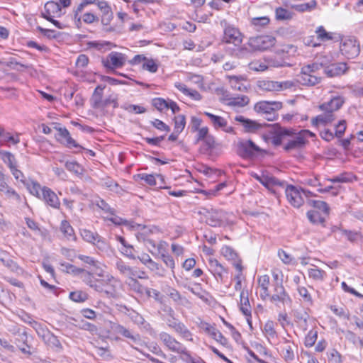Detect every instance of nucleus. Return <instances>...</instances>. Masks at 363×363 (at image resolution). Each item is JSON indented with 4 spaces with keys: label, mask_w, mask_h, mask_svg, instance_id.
Segmentation results:
<instances>
[{
    "label": "nucleus",
    "mask_w": 363,
    "mask_h": 363,
    "mask_svg": "<svg viewBox=\"0 0 363 363\" xmlns=\"http://www.w3.org/2000/svg\"><path fill=\"white\" fill-rule=\"evenodd\" d=\"M269 134L271 143L274 146H279L282 143H286L284 149L287 152L298 150L305 146L303 139L298 132H296L293 128L282 127L279 123L270 125Z\"/></svg>",
    "instance_id": "1"
},
{
    "label": "nucleus",
    "mask_w": 363,
    "mask_h": 363,
    "mask_svg": "<svg viewBox=\"0 0 363 363\" xmlns=\"http://www.w3.org/2000/svg\"><path fill=\"white\" fill-rule=\"evenodd\" d=\"M344 103V98L338 96L333 97L328 102L320 104L319 108L323 113L312 119V125L318 126L319 124L326 125L332 123L335 119L334 113L339 110Z\"/></svg>",
    "instance_id": "2"
},
{
    "label": "nucleus",
    "mask_w": 363,
    "mask_h": 363,
    "mask_svg": "<svg viewBox=\"0 0 363 363\" xmlns=\"http://www.w3.org/2000/svg\"><path fill=\"white\" fill-rule=\"evenodd\" d=\"M264 152L251 140L239 139L236 144V153L242 159H253Z\"/></svg>",
    "instance_id": "3"
},
{
    "label": "nucleus",
    "mask_w": 363,
    "mask_h": 363,
    "mask_svg": "<svg viewBox=\"0 0 363 363\" xmlns=\"http://www.w3.org/2000/svg\"><path fill=\"white\" fill-rule=\"evenodd\" d=\"M276 38L272 35H258L249 39L247 45L253 51H264L276 44Z\"/></svg>",
    "instance_id": "4"
},
{
    "label": "nucleus",
    "mask_w": 363,
    "mask_h": 363,
    "mask_svg": "<svg viewBox=\"0 0 363 363\" xmlns=\"http://www.w3.org/2000/svg\"><path fill=\"white\" fill-rule=\"evenodd\" d=\"M115 267L119 274L124 277H127L128 279L133 277H137L141 279L147 278L145 272L140 270L137 267H130L121 259L116 260Z\"/></svg>",
    "instance_id": "5"
},
{
    "label": "nucleus",
    "mask_w": 363,
    "mask_h": 363,
    "mask_svg": "<svg viewBox=\"0 0 363 363\" xmlns=\"http://www.w3.org/2000/svg\"><path fill=\"white\" fill-rule=\"evenodd\" d=\"M126 61L124 54L118 52H110L106 58L102 60L103 65L108 70L113 71L122 67Z\"/></svg>",
    "instance_id": "6"
},
{
    "label": "nucleus",
    "mask_w": 363,
    "mask_h": 363,
    "mask_svg": "<svg viewBox=\"0 0 363 363\" xmlns=\"http://www.w3.org/2000/svg\"><path fill=\"white\" fill-rule=\"evenodd\" d=\"M159 338L162 343L172 352H177L184 355L187 351L186 348L174 337L165 332L159 334Z\"/></svg>",
    "instance_id": "7"
},
{
    "label": "nucleus",
    "mask_w": 363,
    "mask_h": 363,
    "mask_svg": "<svg viewBox=\"0 0 363 363\" xmlns=\"http://www.w3.org/2000/svg\"><path fill=\"white\" fill-rule=\"evenodd\" d=\"M111 328L112 331L117 335H120L128 340V343L137 344L140 342V335L123 325L117 323H112Z\"/></svg>",
    "instance_id": "8"
},
{
    "label": "nucleus",
    "mask_w": 363,
    "mask_h": 363,
    "mask_svg": "<svg viewBox=\"0 0 363 363\" xmlns=\"http://www.w3.org/2000/svg\"><path fill=\"white\" fill-rule=\"evenodd\" d=\"M340 51L347 58L353 59L360 52L359 43L353 38L345 39L340 45Z\"/></svg>",
    "instance_id": "9"
},
{
    "label": "nucleus",
    "mask_w": 363,
    "mask_h": 363,
    "mask_svg": "<svg viewBox=\"0 0 363 363\" xmlns=\"http://www.w3.org/2000/svg\"><path fill=\"white\" fill-rule=\"evenodd\" d=\"M221 41L224 43L238 46L242 43V36L238 28L230 25H225Z\"/></svg>",
    "instance_id": "10"
},
{
    "label": "nucleus",
    "mask_w": 363,
    "mask_h": 363,
    "mask_svg": "<svg viewBox=\"0 0 363 363\" xmlns=\"http://www.w3.org/2000/svg\"><path fill=\"white\" fill-rule=\"evenodd\" d=\"M285 194L288 202L294 208H300L304 203L300 188L291 184L286 186Z\"/></svg>",
    "instance_id": "11"
},
{
    "label": "nucleus",
    "mask_w": 363,
    "mask_h": 363,
    "mask_svg": "<svg viewBox=\"0 0 363 363\" xmlns=\"http://www.w3.org/2000/svg\"><path fill=\"white\" fill-rule=\"evenodd\" d=\"M282 106V103L280 101H262L255 105V110L257 112L262 113L266 115H274Z\"/></svg>",
    "instance_id": "12"
},
{
    "label": "nucleus",
    "mask_w": 363,
    "mask_h": 363,
    "mask_svg": "<svg viewBox=\"0 0 363 363\" xmlns=\"http://www.w3.org/2000/svg\"><path fill=\"white\" fill-rule=\"evenodd\" d=\"M58 131V135L57 136V140L62 144L65 145L66 147H76L79 148L80 150H84L80 145H79L70 135L69 132L66 128H55Z\"/></svg>",
    "instance_id": "13"
},
{
    "label": "nucleus",
    "mask_w": 363,
    "mask_h": 363,
    "mask_svg": "<svg viewBox=\"0 0 363 363\" xmlns=\"http://www.w3.org/2000/svg\"><path fill=\"white\" fill-rule=\"evenodd\" d=\"M40 199H43L47 205L53 208L59 209L60 207V201L57 194L47 186H43Z\"/></svg>",
    "instance_id": "14"
},
{
    "label": "nucleus",
    "mask_w": 363,
    "mask_h": 363,
    "mask_svg": "<svg viewBox=\"0 0 363 363\" xmlns=\"http://www.w3.org/2000/svg\"><path fill=\"white\" fill-rule=\"evenodd\" d=\"M348 69L349 67L345 62L332 63L325 67L324 73L328 77H335L345 74Z\"/></svg>",
    "instance_id": "15"
},
{
    "label": "nucleus",
    "mask_w": 363,
    "mask_h": 363,
    "mask_svg": "<svg viewBox=\"0 0 363 363\" xmlns=\"http://www.w3.org/2000/svg\"><path fill=\"white\" fill-rule=\"evenodd\" d=\"M209 270L213 274L218 281L223 282L224 274L228 273V269L224 267L216 259L211 258L208 261Z\"/></svg>",
    "instance_id": "16"
},
{
    "label": "nucleus",
    "mask_w": 363,
    "mask_h": 363,
    "mask_svg": "<svg viewBox=\"0 0 363 363\" xmlns=\"http://www.w3.org/2000/svg\"><path fill=\"white\" fill-rule=\"evenodd\" d=\"M61 16V6L59 3L48 1L45 4L42 17L45 19H51V17H60Z\"/></svg>",
    "instance_id": "17"
},
{
    "label": "nucleus",
    "mask_w": 363,
    "mask_h": 363,
    "mask_svg": "<svg viewBox=\"0 0 363 363\" xmlns=\"http://www.w3.org/2000/svg\"><path fill=\"white\" fill-rule=\"evenodd\" d=\"M105 87V85H99L96 87L91 97L93 108H99L108 106V99L102 100L103 91Z\"/></svg>",
    "instance_id": "18"
},
{
    "label": "nucleus",
    "mask_w": 363,
    "mask_h": 363,
    "mask_svg": "<svg viewBox=\"0 0 363 363\" xmlns=\"http://www.w3.org/2000/svg\"><path fill=\"white\" fill-rule=\"evenodd\" d=\"M274 294L270 297L273 302L279 301L284 303L286 301H291V298L286 291L283 284L279 282V284H274Z\"/></svg>",
    "instance_id": "19"
},
{
    "label": "nucleus",
    "mask_w": 363,
    "mask_h": 363,
    "mask_svg": "<svg viewBox=\"0 0 363 363\" xmlns=\"http://www.w3.org/2000/svg\"><path fill=\"white\" fill-rule=\"evenodd\" d=\"M97 6L102 13L101 23L106 26H108L113 18V13L110 6L105 1H99Z\"/></svg>",
    "instance_id": "20"
},
{
    "label": "nucleus",
    "mask_w": 363,
    "mask_h": 363,
    "mask_svg": "<svg viewBox=\"0 0 363 363\" xmlns=\"http://www.w3.org/2000/svg\"><path fill=\"white\" fill-rule=\"evenodd\" d=\"M257 88L264 92H275L279 91L281 85L279 82L271 80H259L257 82Z\"/></svg>",
    "instance_id": "21"
},
{
    "label": "nucleus",
    "mask_w": 363,
    "mask_h": 363,
    "mask_svg": "<svg viewBox=\"0 0 363 363\" xmlns=\"http://www.w3.org/2000/svg\"><path fill=\"white\" fill-rule=\"evenodd\" d=\"M294 317V321L303 330L306 331L308 328V321L310 318L308 313L303 310H294L292 311Z\"/></svg>",
    "instance_id": "22"
},
{
    "label": "nucleus",
    "mask_w": 363,
    "mask_h": 363,
    "mask_svg": "<svg viewBox=\"0 0 363 363\" xmlns=\"http://www.w3.org/2000/svg\"><path fill=\"white\" fill-rule=\"evenodd\" d=\"M235 121L242 123L245 128V131L247 133H255L262 127L261 124L255 121L245 118L242 116H235Z\"/></svg>",
    "instance_id": "23"
},
{
    "label": "nucleus",
    "mask_w": 363,
    "mask_h": 363,
    "mask_svg": "<svg viewBox=\"0 0 363 363\" xmlns=\"http://www.w3.org/2000/svg\"><path fill=\"white\" fill-rule=\"evenodd\" d=\"M137 277H133L125 281V284L128 287V289L133 293L139 296H143L145 294V291H146V288L143 286L139 281L138 280Z\"/></svg>",
    "instance_id": "24"
},
{
    "label": "nucleus",
    "mask_w": 363,
    "mask_h": 363,
    "mask_svg": "<svg viewBox=\"0 0 363 363\" xmlns=\"http://www.w3.org/2000/svg\"><path fill=\"white\" fill-rule=\"evenodd\" d=\"M315 33L316 40L320 43V46L323 43L333 40L336 38V33L328 32L323 26L317 27Z\"/></svg>",
    "instance_id": "25"
},
{
    "label": "nucleus",
    "mask_w": 363,
    "mask_h": 363,
    "mask_svg": "<svg viewBox=\"0 0 363 363\" xmlns=\"http://www.w3.org/2000/svg\"><path fill=\"white\" fill-rule=\"evenodd\" d=\"M247 290H242L240 295V310L245 316H251V306Z\"/></svg>",
    "instance_id": "26"
},
{
    "label": "nucleus",
    "mask_w": 363,
    "mask_h": 363,
    "mask_svg": "<svg viewBox=\"0 0 363 363\" xmlns=\"http://www.w3.org/2000/svg\"><path fill=\"white\" fill-rule=\"evenodd\" d=\"M44 342L50 347L59 352L62 350V345L57 337L49 331L45 332L43 335Z\"/></svg>",
    "instance_id": "27"
},
{
    "label": "nucleus",
    "mask_w": 363,
    "mask_h": 363,
    "mask_svg": "<svg viewBox=\"0 0 363 363\" xmlns=\"http://www.w3.org/2000/svg\"><path fill=\"white\" fill-rule=\"evenodd\" d=\"M284 4L287 7L294 9L298 12L311 11L312 9H315L317 5L316 1L315 0L300 4H293L291 0H284Z\"/></svg>",
    "instance_id": "28"
},
{
    "label": "nucleus",
    "mask_w": 363,
    "mask_h": 363,
    "mask_svg": "<svg viewBox=\"0 0 363 363\" xmlns=\"http://www.w3.org/2000/svg\"><path fill=\"white\" fill-rule=\"evenodd\" d=\"M0 157L4 164L7 165L10 171L18 167L17 160L15 155L11 152L0 150Z\"/></svg>",
    "instance_id": "29"
},
{
    "label": "nucleus",
    "mask_w": 363,
    "mask_h": 363,
    "mask_svg": "<svg viewBox=\"0 0 363 363\" xmlns=\"http://www.w3.org/2000/svg\"><path fill=\"white\" fill-rule=\"evenodd\" d=\"M122 313L126 315L133 323L138 325L143 324L145 319L135 311L128 308L125 306H121V310Z\"/></svg>",
    "instance_id": "30"
},
{
    "label": "nucleus",
    "mask_w": 363,
    "mask_h": 363,
    "mask_svg": "<svg viewBox=\"0 0 363 363\" xmlns=\"http://www.w3.org/2000/svg\"><path fill=\"white\" fill-rule=\"evenodd\" d=\"M254 51L248 45L235 46L231 55L237 58H247L251 56Z\"/></svg>",
    "instance_id": "31"
},
{
    "label": "nucleus",
    "mask_w": 363,
    "mask_h": 363,
    "mask_svg": "<svg viewBox=\"0 0 363 363\" xmlns=\"http://www.w3.org/2000/svg\"><path fill=\"white\" fill-rule=\"evenodd\" d=\"M203 114L209 118L211 123L215 129L225 128L227 125V121L221 116L206 111Z\"/></svg>",
    "instance_id": "32"
},
{
    "label": "nucleus",
    "mask_w": 363,
    "mask_h": 363,
    "mask_svg": "<svg viewBox=\"0 0 363 363\" xmlns=\"http://www.w3.org/2000/svg\"><path fill=\"white\" fill-rule=\"evenodd\" d=\"M25 186L32 195L41 199L43 187L38 182L28 179V182L25 184Z\"/></svg>",
    "instance_id": "33"
},
{
    "label": "nucleus",
    "mask_w": 363,
    "mask_h": 363,
    "mask_svg": "<svg viewBox=\"0 0 363 363\" xmlns=\"http://www.w3.org/2000/svg\"><path fill=\"white\" fill-rule=\"evenodd\" d=\"M321 78L313 74L298 75V82L303 86H315L320 82Z\"/></svg>",
    "instance_id": "34"
},
{
    "label": "nucleus",
    "mask_w": 363,
    "mask_h": 363,
    "mask_svg": "<svg viewBox=\"0 0 363 363\" xmlns=\"http://www.w3.org/2000/svg\"><path fill=\"white\" fill-rule=\"evenodd\" d=\"M284 182L279 180L274 176L264 174L262 185L267 189L271 190L274 186H283Z\"/></svg>",
    "instance_id": "35"
},
{
    "label": "nucleus",
    "mask_w": 363,
    "mask_h": 363,
    "mask_svg": "<svg viewBox=\"0 0 363 363\" xmlns=\"http://www.w3.org/2000/svg\"><path fill=\"white\" fill-rule=\"evenodd\" d=\"M60 230L68 240H75L76 236L74 230L67 220L62 221Z\"/></svg>",
    "instance_id": "36"
},
{
    "label": "nucleus",
    "mask_w": 363,
    "mask_h": 363,
    "mask_svg": "<svg viewBox=\"0 0 363 363\" xmlns=\"http://www.w3.org/2000/svg\"><path fill=\"white\" fill-rule=\"evenodd\" d=\"M307 217L308 218V220H310L311 223H312L313 224H315V225H318V224H320L323 226H325L324 223H325V218L323 217L320 212L318 211L317 210H311V211H308L307 213Z\"/></svg>",
    "instance_id": "37"
},
{
    "label": "nucleus",
    "mask_w": 363,
    "mask_h": 363,
    "mask_svg": "<svg viewBox=\"0 0 363 363\" xmlns=\"http://www.w3.org/2000/svg\"><path fill=\"white\" fill-rule=\"evenodd\" d=\"M206 223L212 227H219L223 225V220L220 213H211L206 218Z\"/></svg>",
    "instance_id": "38"
},
{
    "label": "nucleus",
    "mask_w": 363,
    "mask_h": 363,
    "mask_svg": "<svg viewBox=\"0 0 363 363\" xmlns=\"http://www.w3.org/2000/svg\"><path fill=\"white\" fill-rule=\"evenodd\" d=\"M307 203L310 206H312V207L316 208L317 210L321 211L323 213H324L327 216L330 213V208H329L328 203L325 201L309 199V200H308Z\"/></svg>",
    "instance_id": "39"
},
{
    "label": "nucleus",
    "mask_w": 363,
    "mask_h": 363,
    "mask_svg": "<svg viewBox=\"0 0 363 363\" xmlns=\"http://www.w3.org/2000/svg\"><path fill=\"white\" fill-rule=\"evenodd\" d=\"M250 102V99L247 96L233 97L228 99V105L231 106L244 107Z\"/></svg>",
    "instance_id": "40"
},
{
    "label": "nucleus",
    "mask_w": 363,
    "mask_h": 363,
    "mask_svg": "<svg viewBox=\"0 0 363 363\" xmlns=\"http://www.w3.org/2000/svg\"><path fill=\"white\" fill-rule=\"evenodd\" d=\"M7 143H11L13 145H16L20 143V139L18 135L14 137L10 133L4 130L0 138V145H6ZM8 146H10L8 145Z\"/></svg>",
    "instance_id": "41"
},
{
    "label": "nucleus",
    "mask_w": 363,
    "mask_h": 363,
    "mask_svg": "<svg viewBox=\"0 0 363 363\" xmlns=\"http://www.w3.org/2000/svg\"><path fill=\"white\" fill-rule=\"evenodd\" d=\"M230 83L233 89L244 91L247 89V86L241 82L240 80L243 79L242 77H237V76H229Z\"/></svg>",
    "instance_id": "42"
},
{
    "label": "nucleus",
    "mask_w": 363,
    "mask_h": 363,
    "mask_svg": "<svg viewBox=\"0 0 363 363\" xmlns=\"http://www.w3.org/2000/svg\"><path fill=\"white\" fill-rule=\"evenodd\" d=\"M3 193H4L6 199L12 200L17 203H21L23 201L19 194L10 186H9L8 189H6Z\"/></svg>",
    "instance_id": "43"
},
{
    "label": "nucleus",
    "mask_w": 363,
    "mask_h": 363,
    "mask_svg": "<svg viewBox=\"0 0 363 363\" xmlns=\"http://www.w3.org/2000/svg\"><path fill=\"white\" fill-rule=\"evenodd\" d=\"M342 235L345 236L346 238L351 242H357L359 239L362 238L361 232L352 231L345 229L338 228Z\"/></svg>",
    "instance_id": "44"
},
{
    "label": "nucleus",
    "mask_w": 363,
    "mask_h": 363,
    "mask_svg": "<svg viewBox=\"0 0 363 363\" xmlns=\"http://www.w3.org/2000/svg\"><path fill=\"white\" fill-rule=\"evenodd\" d=\"M353 175L351 173L344 172L327 180L333 183H347L352 181Z\"/></svg>",
    "instance_id": "45"
},
{
    "label": "nucleus",
    "mask_w": 363,
    "mask_h": 363,
    "mask_svg": "<svg viewBox=\"0 0 363 363\" xmlns=\"http://www.w3.org/2000/svg\"><path fill=\"white\" fill-rule=\"evenodd\" d=\"M99 0H82V2L78 5L76 9L74 11V18H77V21L80 22L81 18L79 16V13H81L84 9L89 5V4H98Z\"/></svg>",
    "instance_id": "46"
},
{
    "label": "nucleus",
    "mask_w": 363,
    "mask_h": 363,
    "mask_svg": "<svg viewBox=\"0 0 363 363\" xmlns=\"http://www.w3.org/2000/svg\"><path fill=\"white\" fill-rule=\"evenodd\" d=\"M27 333L26 332H23L18 335V337L16 338V340L20 342H23V345H18L20 350L24 353L28 354H31V352L29 350L30 346L27 344Z\"/></svg>",
    "instance_id": "47"
},
{
    "label": "nucleus",
    "mask_w": 363,
    "mask_h": 363,
    "mask_svg": "<svg viewBox=\"0 0 363 363\" xmlns=\"http://www.w3.org/2000/svg\"><path fill=\"white\" fill-rule=\"evenodd\" d=\"M174 128L177 133H182L186 125V117L183 114H179L174 118Z\"/></svg>",
    "instance_id": "48"
},
{
    "label": "nucleus",
    "mask_w": 363,
    "mask_h": 363,
    "mask_svg": "<svg viewBox=\"0 0 363 363\" xmlns=\"http://www.w3.org/2000/svg\"><path fill=\"white\" fill-rule=\"evenodd\" d=\"M88 294L82 291H75L69 294V298L77 303H83L88 299Z\"/></svg>",
    "instance_id": "49"
},
{
    "label": "nucleus",
    "mask_w": 363,
    "mask_h": 363,
    "mask_svg": "<svg viewBox=\"0 0 363 363\" xmlns=\"http://www.w3.org/2000/svg\"><path fill=\"white\" fill-rule=\"evenodd\" d=\"M325 276V272L317 267L308 269V277L313 280L323 281Z\"/></svg>",
    "instance_id": "50"
},
{
    "label": "nucleus",
    "mask_w": 363,
    "mask_h": 363,
    "mask_svg": "<svg viewBox=\"0 0 363 363\" xmlns=\"http://www.w3.org/2000/svg\"><path fill=\"white\" fill-rule=\"evenodd\" d=\"M145 294H146L148 298H154V300L158 303H162L163 302L164 296L159 291L155 289L147 287Z\"/></svg>",
    "instance_id": "51"
},
{
    "label": "nucleus",
    "mask_w": 363,
    "mask_h": 363,
    "mask_svg": "<svg viewBox=\"0 0 363 363\" xmlns=\"http://www.w3.org/2000/svg\"><path fill=\"white\" fill-rule=\"evenodd\" d=\"M286 346L282 349V355L286 361H291L294 359V353L292 346L288 340H284Z\"/></svg>",
    "instance_id": "52"
},
{
    "label": "nucleus",
    "mask_w": 363,
    "mask_h": 363,
    "mask_svg": "<svg viewBox=\"0 0 363 363\" xmlns=\"http://www.w3.org/2000/svg\"><path fill=\"white\" fill-rule=\"evenodd\" d=\"M159 67V64L156 60L153 59H149L147 57L145 62L143 64L142 68L145 70H147L151 73H155Z\"/></svg>",
    "instance_id": "53"
},
{
    "label": "nucleus",
    "mask_w": 363,
    "mask_h": 363,
    "mask_svg": "<svg viewBox=\"0 0 363 363\" xmlns=\"http://www.w3.org/2000/svg\"><path fill=\"white\" fill-rule=\"evenodd\" d=\"M318 338V331L317 330H310L307 335L305 337L304 345L306 347H313Z\"/></svg>",
    "instance_id": "54"
},
{
    "label": "nucleus",
    "mask_w": 363,
    "mask_h": 363,
    "mask_svg": "<svg viewBox=\"0 0 363 363\" xmlns=\"http://www.w3.org/2000/svg\"><path fill=\"white\" fill-rule=\"evenodd\" d=\"M329 363H342L340 353L335 349L329 350L327 353Z\"/></svg>",
    "instance_id": "55"
},
{
    "label": "nucleus",
    "mask_w": 363,
    "mask_h": 363,
    "mask_svg": "<svg viewBox=\"0 0 363 363\" xmlns=\"http://www.w3.org/2000/svg\"><path fill=\"white\" fill-rule=\"evenodd\" d=\"M222 255L228 259L236 261L238 259V255L235 251L229 246H224L221 249Z\"/></svg>",
    "instance_id": "56"
},
{
    "label": "nucleus",
    "mask_w": 363,
    "mask_h": 363,
    "mask_svg": "<svg viewBox=\"0 0 363 363\" xmlns=\"http://www.w3.org/2000/svg\"><path fill=\"white\" fill-rule=\"evenodd\" d=\"M275 14L278 20H289L292 18V13L282 7L277 8Z\"/></svg>",
    "instance_id": "57"
},
{
    "label": "nucleus",
    "mask_w": 363,
    "mask_h": 363,
    "mask_svg": "<svg viewBox=\"0 0 363 363\" xmlns=\"http://www.w3.org/2000/svg\"><path fill=\"white\" fill-rule=\"evenodd\" d=\"M81 235L84 241L93 244L96 239L98 238L99 234L89 230L83 229L81 231Z\"/></svg>",
    "instance_id": "58"
},
{
    "label": "nucleus",
    "mask_w": 363,
    "mask_h": 363,
    "mask_svg": "<svg viewBox=\"0 0 363 363\" xmlns=\"http://www.w3.org/2000/svg\"><path fill=\"white\" fill-rule=\"evenodd\" d=\"M96 205L104 212L107 213L110 215H114V213H116L115 209L111 208L110 205L102 199H100L98 201H96Z\"/></svg>",
    "instance_id": "59"
},
{
    "label": "nucleus",
    "mask_w": 363,
    "mask_h": 363,
    "mask_svg": "<svg viewBox=\"0 0 363 363\" xmlns=\"http://www.w3.org/2000/svg\"><path fill=\"white\" fill-rule=\"evenodd\" d=\"M137 178L144 181L150 186L157 185L156 177L153 174H147L146 173H141L136 175Z\"/></svg>",
    "instance_id": "60"
},
{
    "label": "nucleus",
    "mask_w": 363,
    "mask_h": 363,
    "mask_svg": "<svg viewBox=\"0 0 363 363\" xmlns=\"http://www.w3.org/2000/svg\"><path fill=\"white\" fill-rule=\"evenodd\" d=\"M168 100H165L163 98H155L152 99V104L160 111H162L164 109H167Z\"/></svg>",
    "instance_id": "61"
},
{
    "label": "nucleus",
    "mask_w": 363,
    "mask_h": 363,
    "mask_svg": "<svg viewBox=\"0 0 363 363\" xmlns=\"http://www.w3.org/2000/svg\"><path fill=\"white\" fill-rule=\"evenodd\" d=\"M330 310L340 318L347 320L350 318V313L344 307H338L337 306H331Z\"/></svg>",
    "instance_id": "62"
},
{
    "label": "nucleus",
    "mask_w": 363,
    "mask_h": 363,
    "mask_svg": "<svg viewBox=\"0 0 363 363\" xmlns=\"http://www.w3.org/2000/svg\"><path fill=\"white\" fill-rule=\"evenodd\" d=\"M37 30L49 39H55L60 36V33L55 30L43 28L41 26H38Z\"/></svg>",
    "instance_id": "63"
},
{
    "label": "nucleus",
    "mask_w": 363,
    "mask_h": 363,
    "mask_svg": "<svg viewBox=\"0 0 363 363\" xmlns=\"http://www.w3.org/2000/svg\"><path fill=\"white\" fill-rule=\"evenodd\" d=\"M249 69L256 72H263L267 69L268 66L259 60L252 61L248 65Z\"/></svg>",
    "instance_id": "64"
}]
</instances>
